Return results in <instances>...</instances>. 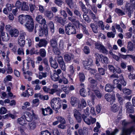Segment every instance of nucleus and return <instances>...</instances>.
<instances>
[{"label": "nucleus", "mask_w": 135, "mask_h": 135, "mask_svg": "<svg viewBox=\"0 0 135 135\" xmlns=\"http://www.w3.org/2000/svg\"><path fill=\"white\" fill-rule=\"evenodd\" d=\"M130 3L126 2L125 6V12L130 18L134 10H135V0H130Z\"/></svg>", "instance_id": "nucleus-1"}, {"label": "nucleus", "mask_w": 135, "mask_h": 135, "mask_svg": "<svg viewBox=\"0 0 135 135\" xmlns=\"http://www.w3.org/2000/svg\"><path fill=\"white\" fill-rule=\"evenodd\" d=\"M25 26L29 32L32 31L34 28V24L33 19L30 16L28 20L25 24Z\"/></svg>", "instance_id": "nucleus-2"}, {"label": "nucleus", "mask_w": 135, "mask_h": 135, "mask_svg": "<svg viewBox=\"0 0 135 135\" xmlns=\"http://www.w3.org/2000/svg\"><path fill=\"white\" fill-rule=\"evenodd\" d=\"M66 33L68 35L75 34L76 33L75 27L71 23H70L65 26Z\"/></svg>", "instance_id": "nucleus-3"}, {"label": "nucleus", "mask_w": 135, "mask_h": 135, "mask_svg": "<svg viewBox=\"0 0 135 135\" xmlns=\"http://www.w3.org/2000/svg\"><path fill=\"white\" fill-rule=\"evenodd\" d=\"M81 117L84 122L88 125H90L91 124H93L96 122V119L93 118L91 116L88 118L87 116L83 114L81 115Z\"/></svg>", "instance_id": "nucleus-4"}, {"label": "nucleus", "mask_w": 135, "mask_h": 135, "mask_svg": "<svg viewBox=\"0 0 135 135\" xmlns=\"http://www.w3.org/2000/svg\"><path fill=\"white\" fill-rule=\"evenodd\" d=\"M30 113L29 112H25L23 113V115L20 118L18 119V121L19 124L22 125H23L26 124L25 119L28 122H30L31 120H29V117L28 115L27 117H26L25 114L29 115Z\"/></svg>", "instance_id": "nucleus-5"}, {"label": "nucleus", "mask_w": 135, "mask_h": 135, "mask_svg": "<svg viewBox=\"0 0 135 135\" xmlns=\"http://www.w3.org/2000/svg\"><path fill=\"white\" fill-rule=\"evenodd\" d=\"M57 61L61 68L63 70H66V66L62 57L61 56H58L56 57Z\"/></svg>", "instance_id": "nucleus-6"}, {"label": "nucleus", "mask_w": 135, "mask_h": 135, "mask_svg": "<svg viewBox=\"0 0 135 135\" xmlns=\"http://www.w3.org/2000/svg\"><path fill=\"white\" fill-rule=\"evenodd\" d=\"M25 35L26 34L25 33H22L20 34V36L18 38V43L21 47V48L23 47L25 45Z\"/></svg>", "instance_id": "nucleus-7"}, {"label": "nucleus", "mask_w": 135, "mask_h": 135, "mask_svg": "<svg viewBox=\"0 0 135 135\" xmlns=\"http://www.w3.org/2000/svg\"><path fill=\"white\" fill-rule=\"evenodd\" d=\"M30 16L29 15H21L18 17L19 22L22 25L25 23Z\"/></svg>", "instance_id": "nucleus-8"}, {"label": "nucleus", "mask_w": 135, "mask_h": 135, "mask_svg": "<svg viewBox=\"0 0 135 135\" xmlns=\"http://www.w3.org/2000/svg\"><path fill=\"white\" fill-rule=\"evenodd\" d=\"M108 68L110 71L113 72V74L110 76L111 77L118 78V70L115 69L112 65H109Z\"/></svg>", "instance_id": "nucleus-9"}, {"label": "nucleus", "mask_w": 135, "mask_h": 135, "mask_svg": "<svg viewBox=\"0 0 135 135\" xmlns=\"http://www.w3.org/2000/svg\"><path fill=\"white\" fill-rule=\"evenodd\" d=\"M74 115L77 122L79 123H80L82 120L81 115L80 113L76 109H74L73 111Z\"/></svg>", "instance_id": "nucleus-10"}, {"label": "nucleus", "mask_w": 135, "mask_h": 135, "mask_svg": "<svg viewBox=\"0 0 135 135\" xmlns=\"http://www.w3.org/2000/svg\"><path fill=\"white\" fill-rule=\"evenodd\" d=\"M105 97L106 100L108 102H110V103L112 104L115 100V95H111L110 94H107L105 95Z\"/></svg>", "instance_id": "nucleus-11"}, {"label": "nucleus", "mask_w": 135, "mask_h": 135, "mask_svg": "<svg viewBox=\"0 0 135 135\" xmlns=\"http://www.w3.org/2000/svg\"><path fill=\"white\" fill-rule=\"evenodd\" d=\"M119 82L121 84H119V89L121 91L122 90V85L124 86H125L126 84V82L124 80L123 76L121 74L119 76Z\"/></svg>", "instance_id": "nucleus-12"}, {"label": "nucleus", "mask_w": 135, "mask_h": 135, "mask_svg": "<svg viewBox=\"0 0 135 135\" xmlns=\"http://www.w3.org/2000/svg\"><path fill=\"white\" fill-rule=\"evenodd\" d=\"M42 114L44 116L47 115L49 114H51L53 112L52 110L50 107H47V108L44 109H41Z\"/></svg>", "instance_id": "nucleus-13"}, {"label": "nucleus", "mask_w": 135, "mask_h": 135, "mask_svg": "<svg viewBox=\"0 0 135 135\" xmlns=\"http://www.w3.org/2000/svg\"><path fill=\"white\" fill-rule=\"evenodd\" d=\"M50 45L54 49L56 50L58 45L57 39L54 38L51 39L50 41Z\"/></svg>", "instance_id": "nucleus-14"}, {"label": "nucleus", "mask_w": 135, "mask_h": 135, "mask_svg": "<svg viewBox=\"0 0 135 135\" xmlns=\"http://www.w3.org/2000/svg\"><path fill=\"white\" fill-rule=\"evenodd\" d=\"M79 4L82 12L84 13H88L89 9L86 7L85 5L82 1H79Z\"/></svg>", "instance_id": "nucleus-15"}, {"label": "nucleus", "mask_w": 135, "mask_h": 135, "mask_svg": "<svg viewBox=\"0 0 135 135\" xmlns=\"http://www.w3.org/2000/svg\"><path fill=\"white\" fill-rule=\"evenodd\" d=\"M133 127H131L129 128H124L123 129V134L122 135H130L132 132Z\"/></svg>", "instance_id": "nucleus-16"}, {"label": "nucleus", "mask_w": 135, "mask_h": 135, "mask_svg": "<svg viewBox=\"0 0 135 135\" xmlns=\"http://www.w3.org/2000/svg\"><path fill=\"white\" fill-rule=\"evenodd\" d=\"M9 47L10 50L12 51H23V49L22 48L18 47L17 46L12 43H10L9 44Z\"/></svg>", "instance_id": "nucleus-17"}, {"label": "nucleus", "mask_w": 135, "mask_h": 135, "mask_svg": "<svg viewBox=\"0 0 135 135\" xmlns=\"http://www.w3.org/2000/svg\"><path fill=\"white\" fill-rule=\"evenodd\" d=\"M51 102L56 105L59 107V109L61 107V101L60 98H54L51 100Z\"/></svg>", "instance_id": "nucleus-18"}, {"label": "nucleus", "mask_w": 135, "mask_h": 135, "mask_svg": "<svg viewBox=\"0 0 135 135\" xmlns=\"http://www.w3.org/2000/svg\"><path fill=\"white\" fill-rule=\"evenodd\" d=\"M54 20L56 22L60 23L62 26L64 25L66 21L62 17L57 16L55 17Z\"/></svg>", "instance_id": "nucleus-19"}, {"label": "nucleus", "mask_w": 135, "mask_h": 135, "mask_svg": "<svg viewBox=\"0 0 135 135\" xmlns=\"http://www.w3.org/2000/svg\"><path fill=\"white\" fill-rule=\"evenodd\" d=\"M79 101V100L76 97L74 96L71 97L70 103L73 106H74L76 105Z\"/></svg>", "instance_id": "nucleus-20"}, {"label": "nucleus", "mask_w": 135, "mask_h": 135, "mask_svg": "<svg viewBox=\"0 0 135 135\" xmlns=\"http://www.w3.org/2000/svg\"><path fill=\"white\" fill-rule=\"evenodd\" d=\"M42 89L45 92L49 93L51 94H53L56 90L54 89H50V88H47L46 86H43Z\"/></svg>", "instance_id": "nucleus-21"}, {"label": "nucleus", "mask_w": 135, "mask_h": 135, "mask_svg": "<svg viewBox=\"0 0 135 135\" xmlns=\"http://www.w3.org/2000/svg\"><path fill=\"white\" fill-rule=\"evenodd\" d=\"M70 16L68 17V20L71 22L74 25H77L79 23V21L76 20V17L73 16Z\"/></svg>", "instance_id": "nucleus-22"}, {"label": "nucleus", "mask_w": 135, "mask_h": 135, "mask_svg": "<svg viewBox=\"0 0 135 135\" xmlns=\"http://www.w3.org/2000/svg\"><path fill=\"white\" fill-rule=\"evenodd\" d=\"M9 33L11 37H16L18 36V31L17 29L14 28L11 30L10 31H9Z\"/></svg>", "instance_id": "nucleus-23"}, {"label": "nucleus", "mask_w": 135, "mask_h": 135, "mask_svg": "<svg viewBox=\"0 0 135 135\" xmlns=\"http://www.w3.org/2000/svg\"><path fill=\"white\" fill-rule=\"evenodd\" d=\"M45 15L49 20H51L54 17L53 13L51 11H46L45 13Z\"/></svg>", "instance_id": "nucleus-24"}, {"label": "nucleus", "mask_w": 135, "mask_h": 135, "mask_svg": "<svg viewBox=\"0 0 135 135\" xmlns=\"http://www.w3.org/2000/svg\"><path fill=\"white\" fill-rule=\"evenodd\" d=\"M113 86L110 84H107L106 85L105 88V90L106 91L110 92L112 91L113 89L114 88Z\"/></svg>", "instance_id": "nucleus-25"}, {"label": "nucleus", "mask_w": 135, "mask_h": 135, "mask_svg": "<svg viewBox=\"0 0 135 135\" xmlns=\"http://www.w3.org/2000/svg\"><path fill=\"white\" fill-rule=\"evenodd\" d=\"M128 51H135V43L133 45V44L131 41L128 42L127 46Z\"/></svg>", "instance_id": "nucleus-26"}, {"label": "nucleus", "mask_w": 135, "mask_h": 135, "mask_svg": "<svg viewBox=\"0 0 135 135\" xmlns=\"http://www.w3.org/2000/svg\"><path fill=\"white\" fill-rule=\"evenodd\" d=\"M95 48L98 50L102 51H106L105 48L101 44L99 43H96L95 44Z\"/></svg>", "instance_id": "nucleus-27"}, {"label": "nucleus", "mask_w": 135, "mask_h": 135, "mask_svg": "<svg viewBox=\"0 0 135 135\" xmlns=\"http://www.w3.org/2000/svg\"><path fill=\"white\" fill-rule=\"evenodd\" d=\"M90 26L94 33H97L98 32V27L97 25H95L94 23H91L90 24Z\"/></svg>", "instance_id": "nucleus-28"}, {"label": "nucleus", "mask_w": 135, "mask_h": 135, "mask_svg": "<svg viewBox=\"0 0 135 135\" xmlns=\"http://www.w3.org/2000/svg\"><path fill=\"white\" fill-rule=\"evenodd\" d=\"M23 11H28L29 10V7L26 2H24L22 3V5L21 8Z\"/></svg>", "instance_id": "nucleus-29"}, {"label": "nucleus", "mask_w": 135, "mask_h": 135, "mask_svg": "<svg viewBox=\"0 0 135 135\" xmlns=\"http://www.w3.org/2000/svg\"><path fill=\"white\" fill-rule=\"evenodd\" d=\"M47 44V42L45 39H42L40 40L38 46L40 47L46 46Z\"/></svg>", "instance_id": "nucleus-30"}, {"label": "nucleus", "mask_w": 135, "mask_h": 135, "mask_svg": "<svg viewBox=\"0 0 135 135\" xmlns=\"http://www.w3.org/2000/svg\"><path fill=\"white\" fill-rule=\"evenodd\" d=\"M88 13L90 17L94 21H95L97 20L98 17L91 10L89 9Z\"/></svg>", "instance_id": "nucleus-31"}, {"label": "nucleus", "mask_w": 135, "mask_h": 135, "mask_svg": "<svg viewBox=\"0 0 135 135\" xmlns=\"http://www.w3.org/2000/svg\"><path fill=\"white\" fill-rule=\"evenodd\" d=\"M123 99L122 98L119 97V102L120 105V106L119 107V114H120V112L122 111V105H123Z\"/></svg>", "instance_id": "nucleus-32"}, {"label": "nucleus", "mask_w": 135, "mask_h": 135, "mask_svg": "<svg viewBox=\"0 0 135 135\" xmlns=\"http://www.w3.org/2000/svg\"><path fill=\"white\" fill-rule=\"evenodd\" d=\"M131 103L129 102H127L126 104V108L127 110L128 111H129L130 113H133L134 112L133 108L131 105Z\"/></svg>", "instance_id": "nucleus-33"}, {"label": "nucleus", "mask_w": 135, "mask_h": 135, "mask_svg": "<svg viewBox=\"0 0 135 135\" xmlns=\"http://www.w3.org/2000/svg\"><path fill=\"white\" fill-rule=\"evenodd\" d=\"M1 35L3 41H7L9 40V37L8 34L6 33V35L4 32H2Z\"/></svg>", "instance_id": "nucleus-34"}, {"label": "nucleus", "mask_w": 135, "mask_h": 135, "mask_svg": "<svg viewBox=\"0 0 135 135\" xmlns=\"http://www.w3.org/2000/svg\"><path fill=\"white\" fill-rule=\"evenodd\" d=\"M100 57L101 58L102 62L103 63L107 64L108 63V59L107 57L103 56L102 55H100Z\"/></svg>", "instance_id": "nucleus-35"}, {"label": "nucleus", "mask_w": 135, "mask_h": 135, "mask_svg": "<svg viewBox=\"0 0 135 135\" xmlns=\"http://www.w3.org/2000/svg\"><path fill=\"white\" fill-rule=\"evenodd\" d=\"M118 129L117 128L115 129L114 131L113 132L110 133L109 131H106V135H115L116 133L117 132ZM102 135H106L105 133H103Z\"/></svg>", "instance_id": "nucleus-36"}, {"label": "nucleus", "mask_w": 135, "mask_h": 135, "mask_svg": "<svg viewBox=\"0 0 135 135\" xmlns=\"http://www.w3.org/2000/svg\"><path fill=\"white\" fill-rule=\"evenodd\" d=\"M51 107L55 110L56 113H58V110L59 109V107L55 104H54L53 103H52L51 102Z\"/></svg>", "instance_id": "nucleus-37"}, {"label": "nucleus", "mask_w": 135, "mask_h": 135, "mask_svg": "<svg viewBox=\"0 0 135 135\" xmlns=\"http://www.w3.org/2000/svg\"><path fill=\"white\" fill-rule=\"evenodd\" d=\"M123 92L126 95H128L131 94L132 90L129 89L124 88L123 89Z\"/></svg>", "instance_id": "nucleus-38"}, {"label": "nucleus", "mask_w": 135, "mask_h": 135, "mask_svg": "<svg viewBox=\"0 0 135 135\" xmlns=\"http://www.w3.org/2000/svg\"><path fill=\"white\" fill-rule=\"evenodd\" d=\"M51 78L53 80L57 81L59 78V76L56 72H54L53 75L51 76Z\"/></svg>", "instance_id": "nucleus-39"}, {"label": "nucleus", "mask_w": 135, "mask_h": 135, "mask_svg": "<svg viewBox=\"0 0 135 135\" xmlns=\"http://www.w3.org/2000/svg\"><path fill=\"white\" fill-rule=\"evenodd\" d=\"M49 26L51 32L54 33V32L55 27L52 21H50L49 24Z\"/></svg>", "instance_id": "nucleus-40"}, {"label": "nucleus", "mask_w": 135, "mask_h": 135, "mask_svg": "<svg viewBox=\"0 0 135 135\" xmlns=\"http://www.w3.org/2000/svg\"><path fill=\"white\" fill-rule=\"evenodd\" d=\"M98 26L102 30H104V25L103 22L101 21H98Z\"/></svg>", "instance_id": "nucleus-41"}, {"label": "nucleus", "mask_w": 135, "mask_h": 135, "mask_svg": "<svg viewBox=\"0 0 135 135\" xmlns=\"http://www.w3.org/2000/svg\"><path fill=\"white\" fill-rule=\"evenodd\" d=\"M56 118L59 122V121L61 123H66V121L63 117L58 116Z\"/></svg>", "instance_id": "nucleus-42"}, {"label": "nucleus", "mask_w": 135, "mask_h": 135, "mask_svg": "<svg viewBox=\"0 0 135 135\" xmlns=\"http://www.w3.org/2000/svg\"><path fill=\"white\" fill-rule=\"evenodd\" d=\"M86 14L84 13L83 15V18L86 21L89 23L90 22L91 20L88 16Z\"/></svg>", "instance_id": "nucleus-43"}, {"label": "nucleus", "mask_w": 135, "mask_h": 135, "mask_svg": "<svg viewBox=\"0 0 135 135\" xmlns=\"http://www.w3.org/2000/svg\"><path fill=\"white\" fill-rule=\"evenodd\" d=\"M61 89L66 94H68L69 92V89L68 87L61 86Z\"/></svg>", "instance_id": "nucleus-44"}, {"label": "nucleus", "mask_w": 135, "mask_h": 135, "mask_svg": "<svg viewBox=\"0 0 135 135\" xmlns=\"http://www.w3.org/2000/svg\"><path fill=\"white\" fill-rule=\"evenodd\" d=\"M79 76L81 81H84L85 80V76L83 73H80L79 74Z\"/></svg>", "instance_id": "nucleus-45"}, {"label": "nucleus", "mask_w": 135, "mask_h": 135, "mask_svg": "<svg viewBox=\"0 0 135 135\" xmlns=\"http://www.w3.org/2000/svg\"><path fill=\"white\" fill-rule=\"evenodd\" d=\"M119 60L120 58H121L123 59H126L127 58L130 57V55H124L121 54L119 52Z\"/></svg>", "instance_id": "nucleus-46"}, {"label": "nucleus", "mask_w": 135, "mask_h": 135, "mask_svg": "<svg viewBox=\"0 0 135 135\" xmlns=\"http://www.w3.org/2000/svg\"><path fill=\"white\" fill-rule=\"evenodd\" d=\"M54 3L57 5L59 7H61L63 2L61 0H54Z\"/></svg>", "instance_id": "nucleus-47"}, {"label": "nucleus", "mask_w": 135, "mask_h": 135, "mask_svg": "<svg viewBox=\"0 0 135 135\" xmlns=\"http://www.w3.org/2000/svg\"><path fill=\"white\" fill-rule=\"evenodd\" d=\"M40 135H51V134L47 130H45L41 131Z\"/></svg>", "instance_id": "nucleus-48"}, {"label": "nucleus", "mask_w": 135, "mask_h": 135, "mask_svg": "<svg viewBox=\"0 0 135 135\" xmlns=\"http://www.w3.org/2000/svg\"><path fill=\"white\" fill-rule=\"evenodd\" d=\"M52 133L54 135H60V132L58 129L57 128H54L52 130Z\"/></svg>", "instance_id": "nucleus-49"}, {"label": "nucleus", "mask_w": 135, "mask_h": 135, "mask_svg": "<svg viewBox=\"0 0 135 135\" xmlns=\"http://www.w3.org/2000/svg\"><path fill=\"white\" fill-rule=\"evenodd\" d=\"M94 77L95 79L97 80L100 81H102V77L99 73L96 74L95 75Z\"/></svg>", "instance_id": "nucleus-50"}, {"label": "nucleus", "mask_w": 135, "mask_h": 135, "mask_svg": "<svg viewBox=\"0 0 135 135\" xmlns=\"http://www.w3.org/2000/svg\"><path fill=\"white\" fill-rule=\"evenodd\" d=\"M26 93L27 96L29 95H32L33 94V90L32 89H28L26 91Z\"/></svg>", "instance_id": "nucleus-51"}, {"label": "nucleus", "mask_w": 135, "mask_h": 135, "mask_svg": "<svg viewBox=\"0 0 135 135\" xmlns=\"http://www.w3.org/2000/svg\"><path fill=\"white\" fill-rule=\"evenodd\" d=\"M64 58L65 61L68 62L70 61L71 57L69 55L66 54L64 55Z\"/></svg>", "instance_id": "nucleus-52"}, {"label": "nucleus", "mask_w": 135, "mask_h": 135, "mask_svg": "<svg viewBox=\"0 0 135 135\" xmlns=\"http://www.w3.org/2000/svg\"><path fill=\"white\" fill-rule=\"evenodd\" d=\"M22 5L21 2L19 1H17L15 4V6L19 9H21Z\"/></svg>", "instance_id": "nucleus-53"}, {"label": "nucleus", "mask_w": 135, "mask_h": 135, "mask_svg": "<svg viewBox=\"0 0 135 135\" xmlns=\"http://www.w3.org/2000/svg\"><path fill=\"white\" fill-rule=\"evenodd\" d=\"M113 86L114 88L118 87V79H115L113 80Z\"/></svg>", "instance_id": "nucleus-54"}, {"label": "nucleus", "mask_w": 135, "mask_h": 135, "mask_svg": "<svg viewBox=\"0 0 135 135\" xmlns=\"http://www.w3.org/2000/svg\"><path fill=\"white\" fill-rule=\"evenodd\" d=\"M111 110L114 112H116L118 111V107L117 105L114 104V105H113L111 108Z\"/></svg>", "instance_id": "nucleus-55"}, {"label": "nucleus", "mask_w": 135, "mask_h": 135, "mask_svg": "<svg viewBox=\"0 0 135 135\" xmlns=\"http://www.w3.org/2000/svg\"><path fill=\"white\" fill-rule=\"evenodd\" d=\"M74 13L75 15L77 16L80 17L81 16V14L80 12L76 9H75L74 11Z\"/></svg>", "instance_id": "nucleus-56"}, {"label": "nucleus", "mask_w": 135, "mask_h": 135, "mask_svg": "<svg viewBox=\"0 0 135 135\" xmlns=\"http://www.w3.org/2000/svg\"><path fill=\"white\" fill-rule=\"evenodd\" d=\"M60 13L61 15L63 16L65 18L67 17L68 15L65 11L61 9L60 10Z\"/></svg>", "instance_id": "nucleus-57"}, {"label": "nucleus", "mask_w": 135, "mask_h": 135, "mask_svg": "<svg viewBox=\"0 0 135 135\" xmlns=\"http://www.w3.org/2000/svg\"><path fill=\"white\" fill-rule=\"evenodd\" d=\"M80 95L84 97L86 96V94L85 92V90L84 88L81 89L80 91Z\"/></svg>", "instance_id": "nucleus-58"}, {"label": "nucleus", "mask_w": 135, "mask_h": 135, "mask_svg": "<svg viewBox=\"0 0 135 135\" xmlns=\"http://www.w3.org/2000/svg\"><path fill=\"white\" fill-rule=\"evenodd\" d=\"M65 2L69 7L71 8L73 4L72 0H65Z\"/></svg>", "instance_id": "nucleus-59"}, {"label": "nucleus", "mask_w": 135, "mask_h": 135, "mask_svg": "<svg viewBox=\"0 0 135 135\" xmlns=\"http://www.w3.org/2000/svg\"><path fill=\"white\" fill-rule=\"evenodd\" d=\"M13 78L12 76L10 75H8L6 76V77L4 79V81L5 82L7 81H11L12 79Z\"/></svg>", "instance_id": "nucleus-60"}, {"label": "nucleus", "mask_w": 135, "mask_h": 135, "mask_svg": "<svg viewBox=\"0 0 135 135\" xmlns=\"http://www.w3.org/2000/svg\"><path fill=\"white\" fill-rule=\"evenodd\" d=\"M44 30L42 28L40 27L38 30V34L40 36H41L43 35L44 33Z\"/></svg>", "instance_id": "nucleus-61"}, {"label": "nucleus", "mask_w": 135, "mask_h": 135, "mask_svg": "<svg viewBox=\"0 0 135 135\" xmlns=\"http://www.w3.org/2000/svg\"><path fill=\"white\" fill-rule=\"evenodd\" d=\"M36 124L34 122H32L29 123V126L30 128L31 129H34L36 127Z\"/></svg>", "instance_id": "nucleus-62"}, {"label": "nucleus", "mask_w": 135, "mask_h": 135, "mask_svg": "<svg viewBox=\"0 0 135 135\" xmlns=\"http://www.w3.org/2000/svg\"><path fill=\"white\" fill-rule=\"evenodd\" d=\"M7 111V109L4 107L1 108L0 109V113L2 114L6 113Z\"/></svg>", "instance_id": "nucleus-63"}, {"label": "nucleus", "mask_w": 135, "mask_h": 135, "mask_svg": "<svg viewBox=\"0 0 135 135\" xmlns=\"http://www.w3.org/2000/svg\"><path fill=\"white\" fill-rule=\"evenodd\" d=\"M79 133L80 135H85L86 131L85 129H80L79 131Z\"/></svg>", "instance_id": "nucleus-64"}]
</instances>
